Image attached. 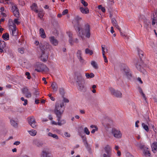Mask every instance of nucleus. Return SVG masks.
<instances>
[{"mask_svg": "<svg viewBox=\"0 0 157 157\" xmlns=\"http://www.w3.org/2000/svg\"><path fill=\"white\" fill-rule=\"evenodd\" d=\"M39 48L41 53L40 56L41 59L43 61L45 62L48 59L49 51L52 49V47L48 43L45 42L44 44L40 43Z\"/></svg>", "mask_w": 157, "mask_h": 157, "instance_id": "1", "label": "nucleus"}, {"mask_svg": "<svg viewBox=\"0 0 157 157\" xmlns=\"http://www.w3.org/2000/svg\"><path fill=\"white\" fill-rule=\"evenodd\" d=\"M74 28L75 30L78 32V35L81 37L82 38V35H85L88 38L90 37V25L88 23L85 25L84 28L83 29L82 28L81 25L78 22L77 25H74Z\"/></svg>", "mask_w": 157, "mask_h": 157, "instance_id": "2", "label": "nucleus"}, {"mask_svg": "<svg viewBox=\"0 0 157 157\" xmlns=\"http://www.w3.org/2000/svg\"><path fill=\"white\" fill-rule=\"evenodd\" d=\"M64 105L63 102L60 103L56 102L55 104V109L54 112L56 114V117H58V120H59L60 116H62L63 113L64 108H63Z\"/></svg>", "mask_w": 157, "mask_h": 157, "instance_id": "3", "label": "nucleus"}, {"mask_svg": "<svg viewBox=\"0 0 157 157\" xmlns=\"http://www.w3.org/2000/svg\"><path fill=\"white\" fill-rule=\"evenodd\" d=\"M120 70L124 74L126 75L128 78L130 79L132 77V74L129 69L125 64H123L121 65Z\"/></svg>", "mask_w": 157, "mask_h": 157, "instance_id": "4", "label": "nucleus"}, {"mask_svg": "<svg viewBox=\"0 0 157 157\" xmlns=\"http://www.w3.org/2000/svg\"><path fill=\"white\" fill-rule=\"evenodd\" d=\"M109 89L112 95L117 98L122 97V94L120 91L115 90L112 87H109Z\"/></svg>", "mask_w": 157, "mask_h": 157, "instance_id": "5", "label": "nucleus"}, {"mask_svg": "<svg viewBox=\"0 0 157 157\" xmlns=\"http://www.w3.org/2000/svg\"><path fill=\"white\" fill-rule=\"evenodd\" d=\"M21 90L22 94L26 98H29L31 97L32 94L27 87L25 86Z\"/></svg>", "mask_w": 157, "mask_h": 157, "instance_id": "6", "label": "nucleus"}, {"mask_svg": "<svg viewBox=\"0 0 157 157\" xmlns=\"http://www.w3.org/2000/svg\"><path fill=\"white\" fill-rule=\"evenodd\" d=\"M10 25L9 26L10 30H11L12 31V35L13 36H16L17 35V33L16 32V26L13 22H11Z\"/></svg>", "mask_w": 157, "mask_h": 157, "instance_id": "7", "label": "nucleus"}, {"mask_svg": "<svg viewBox=\"0 0 157 157\" xmlns=\"http://www.w3.org/2000/svg\"><path fill=\"white\" fill-rule=\"evenodd\" d=\"M29 124L33 128H35L36 125V122L33 117L32 116L27 118Z\"/></svg>", "mask_w": 157, "mask_h": 157, "instance_id": "8", "label": "nucleus"}, {"mask_svg": "<svg viewBox=\"0 0 157 157\" xmlns=\"http://www.w3.org/2000/svg\"><path fill=\"white\" fill-rule=\"evenodd\" d=\"M112 133L114 136L117 138H119L121 137L122 134L120 131L117 130L116 128H113L112 131Z\"/></svg>", "mask_w": 157, "mask_h": 157, "instance_id": "9", "label": "nucleus"}, {"mask_svg": "<svg viewBox=\"0 0 157 157\" xmlns=\"http://www.w3.org/2000/svg\"><path fill=\"white\" fill-rule=\"evenodd\" d=\"M37 67L40 69L42 71L48 72L49 71L48 68L44 64H39L37 65Z\"/></svg>", "mask_w": 157, "mask_h": 157, "instance_id": "10", "label": "nucleus"}, {"mask_svg": "<svg viewBox=\"0 0 157 157\" xmlns=\"http://www.w3.org/2000/svg\"><path fill=\"white\" fill-rule=\"evenodd\" d=\"M49 40L50 43L54 46H56L58 45V41L55 38L54 36H51L49 37Z\"/></svg>", "mask_w": 157, "mask_h": 157, "instance_id": "11", "label": "nucleus"}, {"mask_svg": "<svg viewBox=\"0 0 157 157\" xmlns=\"http://www.w3.org/2000/svg\"><path fill=\"white\" fill-rule=\"evenodd\" d=\"M85 83H82L77 84L78 90L81 92H85L86 90V87L84 86Z\"/></svg>", "mask_w": 157, "mask_h": 157, "instance_id": "12", "label": "nucleus"}, {"mask_svg": "<svg viewBox=\"0 0 157 157\" xmlns=\"http://www.w3.org/2000/svg\"><path fill=\"white\" fill-rule=\"evenodd\" d=\"M33 144L38 147H42L43 145V143L42 142L40 141L36 140H33Z\"/></svg>", "mask_w": 157, "mask_h": 157, "instance_id": "13", "label": "nucleus"}, {"mask_svg": "<svg viewBox=\"0 0 157 157\" xmlns=\"http://www.w3.org/2000/svg\"><path fill=\"white\" fill-rule=\"evenodd\" d=\"M105 153L112 154V147L109 145H106L104 148Z\"/></svg>", "mask_w": 157, "mask_h": 157, "instance_id": "14", "label": "nucleus"}, {"mask_svg": "<svg viewBox=\"0 0 157 157\" xmlns=\"http://www.w3.org/2000/svg\"><path fill=\"white\" fill-rule=\"evenodd\" d=\"M136 49L138 51V54L140 57V61H141V63H142L143 60L142 58L144 56V52L142 50L138 48H137Z\"/></svg>", "mask_w": 157, "mask_h": 157, "instance_id": "15", "label": "nucleus"}, {"mask_svg": "<svg viewBox=\"0 0 157 157\" xmlns=\"http://www.w3.org/2000/svg\"><path fill=\"white\" fill-rule=\"evenodd\" d=\"M76 82L77 83V85L79 84V83H85L84 79L81 75L77 76Z\"/></svg>", "mask_w": 157, "mask_h": 157, "instance_id": "16", "label": "nucleus"}, {"mask_svg": "<svg viewBox=\"0 0 157 157\" xmlns=\"http://www.w3.org/2000/svg\"><path fill=\"white\" fill-rule=\"evenodd\" d=\"M143 153L144 155L147 157H150L151 155L147 147H145Z\"/></svg>", "mask_w": 157, "mask_h": 157, "instance_id": "17", "label": "nucleus"}, {"mask_svg": "<svg viewBox=\"0 0 157 157\" xmlns=\"http://www.w3.org/2000/svg\"><path fill=\"white\" fill-rule=\"evenodd\" d=\"M80 11L84 14H88L89 13V10L88 8L80 7L79 8Z\"/></svg>", "mask_w": 157, "mask_h": 157, "instance_id": "18", "label": "nucleus"}, {"mask_svg": "<svg viewBox=\"0 0 157 157\" xmlns=\"http://www.w3.org/2000/svg\"><path fill=\"white\" fill-rule=\"evenodd\" d=\"M105 122L106 121V122H104V124L106 125L108 127L110 126V124L112 123V120L108 117L106 118L105 119Z\"/></svg>", "mask_w": 157, "mask_h": 157, "instance_id": "19", "label": "nucleus"}, {"mask_svg": "<svg viewBox=\"0 0 157 157\" xmlns=\"http://www.w3.org/2000/svg\"><path fill=\"white\" fill-rule=\"evenodd\" d=\"M50 153L48 151L44 150L41 152V157H50Z\"/></svg>", "mask_w": 157, "mask_h": 157, "instance_id": "20", "label": "nucleus"}, {"mask_svg": "<svg viewBox=\"0 0 157 157\" xmlns=\"http://www.w3.org/2000/svg\"><path fill=\"white\" fill-rule=\"evenodd\" d=\"M51 86L54 91L56 92L57 91L58 86L56 82H52L51 84Z\"/></svg>", "mask_w": 157, "mask_h": 157, "instance_id": "21", "label": "nucleus"}, {"mask_svg": "<svg viewBox=\"0 0 157 157\" xmlns=\"http://www.w3.org/2000/svg\"><path fill=\"white\" fill-rule=\"evenodd\" d=\"M61 117L62 116H60V117L59 120H58L59 117H57V120L58 121V125L59 126H61L62 125L65 124L66 123V121L65 120H62L61 121L60 120Z\"/></svg>", "mask_w": 157, "mask_h": 157, "instance_id": "22", "label": "nucleus"}, {"mask_svg": "<svg viewBox=\"0 0 157 157\" xmlns=\"http://www.w3.org/2000/svg\"><path fill=\"white\" fill-rule=\"evenodd\" d=\"M11 125L14 128H16L17 127L18 123L17 121H15L13 119H12L10 120Z\"/></svg>", "mask_w": 157, "mask_h": 157, "instance_id": "23", "label": "nucleus"}, {"mask_svg": "<svg viewBox=\"0 0 157 157\" xmlns=\"http://www.w3.org/2000/svg\"><path fill=\"white\" fill-rule=\"evenodd\" d=\"M81 51L79 50H78L77 52V56L78 59H79L80 61L81 62H82L83 61V59H82V57L81 56Z\"/></svg>", "mask_w": 157, "mask_h": 157, "instance_id": "24", "label": "nucleus"}, {"mask_svg": "<svg viewBox=\"0 0 157 157\" xmlns=\"http://www.w3.org/2000/svg\"><path fill=\"white\" fill-rule=\"evenodd\" d=\"M40 36L43 38H44L46 37L45 33L44 31L43 28H40Z\"/></svg>", "mask_w": 157, "mask_h": 157, "instance_id": "25", "label": "nucleus"}, {"mask_svg": "<svg viewBox=\"0 0 157 157\" xmlns=\"http://www.w3.org/2000/svg\"><path fill=\"white\" fill-rule=\"evenodd\" d=\"M2 37L5 40H8L9 39V33H6L3 34L2 36Z\"/></svg>", "mask_w": 157, "mask_h": 157, "instance_id": "26", "label": "nucleus"}, {"mask_svg": "<svg viewBox=\"0 0 157 157\" xmlns=\"http://www.w3.org/2000/svg\"><path fill=\"white\" fill-rule=\"evenodd\" d=\"M85 144H85L84 145L86 148L87 150L89 152L90 154H91L92 153V151L90 145L88 144L87 142H86Z\"/></svg>", "mask_w": 157, "mask_h": 157, "instance_id": "27", "label": "nucleus"}, {"mask_svg": "<svg viewBox=\"0 0 157 157\" xmlns=\"http://www.w3.org/2000/svg\"><path fill=\"white\" fill-rule=\"evenodd\" d=\"M143 62L142 63H141V61H140V62H138L136 63V66L137 69L139 70H141V65L143 64Z\"/></svg>", "mask_w": 157, "mask_h": 157, "instance_id": "28", "label": "nucleus"}, {"mask_svg": "<svg viewBox=\"0 0 157 157\" xmlns=\"http://www.w3.org/2000/svg\"><path fill=\"white\" fill-rule=\"evenodd\" d=\"M79 135L81 136L83 141V143L84 144H85L86 142H87V139L86 138L85 136V135H82V134L81 132L79 133Z\"/></svg>", "mask_w": 157, "mask_h": 157, "instance_id": "29", "label": "nucleus"}, {"mask_svg": "<svg viewBox=\"0 0 157 157\" xmlns=\"http://www.w3.org/2000/svg\"><path fill=\"white\" fill-rule=\"evenodd\" d=\"M29 134L32 136H34L37 133L36 131L34 130H32L28 131Z\"/></svg>", "mask_w": 157, "mask_h": 157, "instance_id": "30", "label": "nucleus"}, {"mask_svg": "<svg viewBox=\"0 0 157 157\" xmlns=\"http://www.w3.org/2000/svg\"><path fill=\"white\" fill-rule=\"evenodd\" d=\"M85 52L86 54H89L90 55H92L93 54V51L90 50L88 48H86L85 50Z\"/></svg>", "mask_w": 157, "mask_h": 157, "instance_id": "31", "label": "nucleus"}, {"mask_svg": "<svg viewBox=\"0 0 157 157\" xmlns=\"http://www.w3.org/2000/svg\"><path fill=\"white\" fill-rule=\"evenodd\" d=\"M151 18L152 19V25H154L156 23V21L157 18L156 17H155V15L154 13L153 14V15L151 16Z\"/></svg>", "mask_w": 157, "mask_h": 157, "instance_id": "32", "label": "nucleus"}, {"mask_svg": "<svg viewBox=\"0 0 157 157\" xmlns=\"http://www.w3.org/2000/svg\"><path fill=\"white\" fill-rule=\"evenodd\" d=\"M142 126L144 129L147 132L149 131V128L148 126L145 123H143L142 124Z\"/></svg>", "mask_w": 157, "mask_h": 157, "instance_id": "33", "label": "nucleus"}, {"mask_svg": "<svg viewBox=\"0 0 157 157\" xmlns=\"http://www.w3.org/2000/svg\"><path fill=\"white\" fill-rule=\"evenodd\" d=\"M87 78H93L94 76V74L92 73H91L90 74L88 73H86L85 74Z\"/></svg>", "mask_w": 157, "mask_h": 157, "instance_id": "34", "label": "nucleus"}, {"mask_svg": "<svg viewBox=\"0 0 157 157\" xmlns=\"http://www.w3.org/2000/svg\"><path fill=\"white\" fill-rule=\"evenodd\" d=\"M48 136L55 138L56 139H58V136L56 134H53L51 132H49L48 133Z\"/></svg>", "mask_w": 157, "mask_h": 157, "instance_id": "35", "label": "nucleus"}, {"mask_svg": "<svg viewBox=\"0 0 157 157\" xmlns=\"http://www.w3.org/2000/svg\"><path fill=\"white\" fill-rule=\"evenodd\" d=\"M91 65L95 69L98 68V66L97 63L94 61H92L91 62Z\"/></svg>", "mask_w": 157, "mask_h": 157, "instance_id": "36", "label": "nucleus"}, {"mask_svg": "<svg viewBox=\"0 0 157 157\" xmlns=\"http://www.w3.org/2000/svg\"><path fill=\"white\" fill-rule=\"evenodd\" d=\"M14 16L17 17L18 18L19 16V10L17 9L16 10L13 12Z\"/></svg>", "mask_w": 157, "mask_h": 157, "instance_id": "37", "label": "nucleus"}, {"mask_svg": "<svg viewBox=\"0 0 157 157\" xmlns=\"http://www.w3.org/2000/svg\"><path fill=\"white\" fill-rule=\"evenodd\" d=\"M59 93L61 95L62 97H63L64 95V90L63 88H60L59 90Z\"/></svg>", "mask_w": 157, "mask_h": 157, "instance_id": "38", "label": "nucleus"}, {"mask_svg": "<svg viewBox=\"0 0 157 157\" xmlns=\"http://www.w3.org/2000/svg\"><path fill=\"white\" fill-rule=\"evenodd\" d=\"M0 47L2 48H4L6 47L5 43L4 41H2V42L0 40Z\"/></svg>", "mask_w": 157, "mask_h": 157, "instance_id": "39", "label": "nucleus"}, {"mask_svg": "<svg viewBox=\"0 0 157 157\" xmlns=\"http://www.w3.org/2000/svg\"><path fill=\"white\" fill-rule=\"evenodd\" d=\"M111 22L113 25L114 26L117 24L116 20L114 18H111Z\"/></svg>", "mask_w": 157, "mask_h": 157, "instance_id": "40", "label": "nucleus"}, {"mask_svg": "<svg viewBox=\"0 0 157 157\" xmlns=\"http://www.w3.org/2000/svg\"><path fill=\"white\" fill-rule=\"evenodd\" d=\"M98 8L100 10H101L102 11L105 13V9L104 7H102L101 5H99L98 6Z\"/></svg>", "mask_w": 157, "mask_h": 157, "instance_id": "41", "label": "nucleus"}, {"mask_svg": "<svg viewBox=\"0 0 157 157\" xmlns=\"http://www.w3.org/2000/svg\"><path fill=\"white\" fill-rule=\"evenodd\" d=\"M144 24H145L144 27L147 29L149 27L151 26L150 23L148 22L144 21Z\"/></svg>", "mask_w": 157, "mask_h": 157, "instance_id": "42", "label": "nucleus"}, {"mask_svg": "<svg viewBox=\"0 0 157 157\" xmlns=\"http://www.w3.org/2000/svg\"><path fill=\"white\" fill-rule=\"evenodd\" d=\"M33 94L35 96L36 98H37L39 95V93L38 90L35 89Z\"/></svg>", "mask_w": 157, "mask_h": 157, "instance_id": "43", "label": "nucleus"}, {"mask_svg": "<svg viewBox=\"0 0 157 157\" xmlns=\"http://www.w3.org/2000/svg\"><path fill=\"white\" fill-rule=\"evenodd\" d=\"M31 9L33 10L35 8H37V4L35 3H33L32 4V5L31 6Z\"/></svg>", "mask_w": 157, "mask_h": 157, "instance_id": "44", "label": "nucleus"}, {"mask_svg": "<svg viewBox=\"0 0 157 157\" xmlns=\"http://www.w3.org/2000/svg\"><path fill=\"white\" fill-rule=\"evenodd\" d=\"M84 132L87 135H89L90 133V132L87 127H85L84 128Z\"/></svg>", "mask_w": 157, "mask_h": 157, "instance_id": "45", "label": "nucleus"}, {"mask_svg": "<svg viewBox=\"0 0 157 157\" xmlns=\"http://www.w3.org/2000/svg\"><path fill=\"white\" fill-rule=\"evenodd\" d=\"M18 50L19 51V52L21 53V54L24 53L25 49L24 48H19L18 49Z\"/></svg>", "mask_w": 157, "mask_h": 157, "instance_id": "46", "label": "nucleus"}, {"mask_svg": "<svg viewBox=\"0 0 157 157\" xmlns=\"http://www.w3.org/2000/svg\"><path fill=\"white\" fill-rule=\"evenodd\" d=\"M81 2L85 7L88 6V4L84 0H81Z\"/></svg>", "mask_w": 157, "mask_h": 157, "instance_id": "47", "label": "nucleus"}, {"mask_svg": "<svg viewBox=\"0 0 157 157\" xmlns=\"http://www.w3.org/2000/svg\"><path fill=\"white\" fill-rule=\"evenodd\" d=\"M112 154L109 153H104L103 154V157H111Z\"/></svg>", "mask_w": 157, "mask_h": 157, "instance_id": "48", "label": "nucleus"}, {"mask_svg": "<svg viewBox=\"0 0 157 157\" xmlns=\"http://www.w3.org/2000/svg\"><path fill=\"white\" fill-rule=\"evenodd\" d=\"M18 9L17 6L16 5H15L13 6H12V11L13 12L14 11L16 10H17Z\"/></svg>", "mask_w": 157, "mask_h": 157, "instance_id": "49", "label": "nucleus"}, {"mask_svg": "<svg viewBox=\"0 0 157 157\" xmlns=\"http://www.w3.org/2000/svg\"><path fill=\"white\" fill-rule=\"evenodd\" d=\"M82 19V18L80 17H79L78 16H76V17H75V19L77 21V23H76V24L75 25H77V23H78H78H79L78 22V21L80 20H81Z\"/></svg>", "mask_w": 157, "mask_h": 157, "instance_id": "50", "label": "nucleus"}, {"mask_svg": "<svg viewBox=\"0 0 157 157\" xmlns=\"http://www.w3.org/2000/svg\"><path fill=\"white\" fill-rule=\"evenodd\" d=\"M25 75L27 76V78L28 79H29L31 78V76L30 75V74L29 72H26L25 73Z\"/></svg>", "mask_w": 157, "mask_h": 157, "instance_id": "51", "label": "nucleus"}, {"mask_svg": "<svg viewBox=\"0 0 157 157\" xmlns=\"http://www.w3.org/2000/svg\"><path fill=\"white\" fill-rule=\"evenodd\" d=\"M14 23H14L15 24H16L18 25H19L20 23V22L18 21V18L15 19L14 20Z\"/></svg>", "mask_w": 157, "mask_h": 157, "instance_id": "52", "label": "nucleus"}, {"mask_svg": "<svg viewBox=\"0 0 157 157\" xmlns=\"http://www.w3.org/2000/svg\"><path fill=\"white\" fill-rule=\"evenodd\" d=\"M67 33L69 37V39L73 38L72 37L73 34L72 33H71L70 32H67Z\"/></svg>", "mask_w": 157, "mask_h": 157, "instance_id": "53", "label": "nucleus"}, {"mask_svg": "<svg viewBox=\"0 0 157 157\" xmlns=\"http://www.w3.org/2000/svg\"><path fill=\"white\" fill-rule=\"evenodd\" d=\"M138 146L140 147V149H143L145 147V146L144 145H143L141 144H138Z\"/></svg>", "mask_w": 157, "mask_h": 157, "instance_id": "54", "label": "nucleus"}, {"mask_svg": "<svg viewBox=\"0 0 157 157\" xmlns=\"http://www.w3.org/2000/svg\"><path fill=\"white\" fill-rule=\"evenodd\" d=\"M74 41L73 38L69 39V42L71 45H73Z\"/></svg>", "mask_w": 157, "mask_h": 157, "instance_id": "55", "label": "nucleus"}, {"mask_svg": "<svg viewBox=\"0 0 157 157\" xmlns=\"http://www.w3.org/2000/svg\"><path fill=\"white\" fill-rule=\"evenodd\" d=\"M119 31L120 34L121 36H124L126 38H127V39H128V37H127L126 36L125 34H124V33L121 32V29H119Z\"/></svg>", "mask_w": 157, "mask_h": 157, "instance_id": "56", "label": "nucleus"}, {"mask_svg": "<svg viewBox=\"0 0 157 157\" xmlns=\"http://www.w3.org/2000/svg\"><path fill=\"white\" fill-rule=\"evenodd\" d=\"M68 12V10L67 9H65L62 12V15H65Z\"/></svg>", "mask_w": 157, "mask_h": 157, "instance_id": "57", "label": "nucleus"}, {"mask_svg": "<svg viewBox=\"0 0 157 157\" xmlns=\"http://www.w3.org/2000/svg\"><path fill=\"white\" fill-rule=\"evenodd\" d=\"M63 98V101L64 102L66 103H68L69 102V100L68 99L66 98H65L64 97V96L63 97H62Z\"/></svg>", "mask_w": 157, "mask_h": 157, "instance_id": "58", "label": "nucleus"}, {"mask_svg": "<svg viewBox=\"0 0 157 157\" xmlns=\"http://www.w3.org/2000/svg\"><path fill=\"white\" fill-rule=\"evenodd\" d=\"M51 22L53 25L57 23V21L55 19H52Z\"/></svg>", "mask_w": 157, "mask_h": 157, "instance_id": "59", "label": "nucleus"}, {"mask_svg": "<svg viewBox=\"0 0 157 157\" xmlns=\"http://www.w3.org/2000/svg\"><path fill=\"white\" fill-rule=\"evenodd\" d=\"M41 12V11H39V13H38V16L40 19H41L43 17V15L42 14V13H40Z\"/></svg>", "mask_w": 157, "mask_h": 157, "instance_id": "60", "label": "nucleus"}, {"mask_svg": "<svg viewBox=\"0 0 157 157\" xmlns=\"http://www.w3.org/2000/svg\"><path fill=\"white\" fill-rule=\"evenodd\" d=\"M64 135L67 137H70L71 136L70 134L67 132H65L64 133Z\"/></svg>", "mask_w": 157, "mask_h": 157, "instance_id": "61", "label": "nucleus"}, {"mask_svg": "<svg viewBox=\"0 0 157 157\" xmlns=\"http://www.w3.org/2000/svg\"><path fill=\"white\" fill-rule=\"evenodd\" d=\"M98 130V128H96L93 129L91 131V133H94L96 131H97Z\"/></svg>", "mask_w": 157, "mask_h": 157, "instance_id": "62", "label": "nucleus"}, {"mask_svg": "<svg viewBox=\"0 0 157 157\" xmlns=\"http://www.w3.org/2000/svg\"><path fill=\"white\" fill-rule=\"evenodd\" d=\"M20 144V141H16L14 142L13 143L14 145H19Z\"/></svg>", "mask_w": 157, "mask_h": 157, "instance_id": "63", "label": "nucleus"}, {"mask_svg": "<svg viewBox=\"0 0 157 157\" xmlns=\"http://www.w3.org/2000/svg\"><path fill=\"white\" fill-rule=\"evenodd\" d=\"M139 123V120L137 121L135 123V126L136 127L138 128L139 127V125L138 124Z\"/></svg>", "mask_w": 157, "mask_h": 157, "instance_id": "64", "label": "nucleus"}]
</instances>
